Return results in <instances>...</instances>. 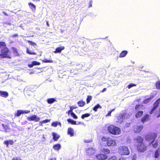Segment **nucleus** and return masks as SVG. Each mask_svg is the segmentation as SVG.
Returning <instances> with one entry per match:
<instances>
[{
	"label": "nucleus",
	"mask_w": 160,
	"mask_h": 160,
	"mask_svg": "<svg viewBox=\"0 0 160 160\" xmlns=\"http://www.w3.org/2000/svg\"><path fill=\"white\" fill-rule=\"evenodd\" d=\"M158 136V134L155 132H150L145 136V139L148 142L155 141Z\"/></svg>",
	"instance_id": "nucleus-5"
},
{
	"label": "nucleus",
	"mask_w": 160,
	"mask_h": 160,
	"mask_svg": "<svg viewBox=\"0 0 160 160\" xmlns=\"http://www.w3.org/2000/svg\"><path fill=\"white\" fill-rule=\"evenodd\" d=\"M157 88L158 89H160V81L159 80L156 82L155 84Z\"/></svg>",
	"instance_id": "nucleus-35"
},
{
	"label": "nucleus",
	"mask_w": 160,
	"mask_h": 160,
	"mask_svg": "<svg viewBox=\"0 0 160 160\" xmlns=\"http://www.w3.org/2000/svg\"><path fill=\"white\" fill-rule=\"evenodd\" d=\"M126 113H120L119 115L117 117V118L118 121L121 122L123 120L125 119Z\"/></svg>",
	"instance_id": "nucleus-14"
},
{
	"label": "nucleus",
	"mask_w": 160,
	"mask_h": 160,
	"mask_svg": "<svg viewBox=\"0 0 160 160\" xmlns=\"http://www.w3.org/2000/svg\"><path fill=\"white\" fill-rule=\"evenodd\" d=\"M40 64V63L36 61H33L31 64V67H32L34 65H38Z\"/></svg>",
	"instance_id": "nucleus-28"
},
{
	"label": "nucleus",
	"mask_w": 160,
	"mask_h": 160,
	"mask_svg": "<svg viewBox=\"0 0 160 160\" xmlns=\"http://www.w3.org/2000/svg\"><path fill=\"white\" fill-rule=\"evenodd\" d=\"M70 109H72V111L73 109L77 108V107L76 106H70Z\"/></svg>",
	"instance_id": "nucleus-49"
},
{
	"label": "nucleus",
	"mask_w": 160,
	"mask_h": 160,
	"mask_svg": "<svg viewBox=\"0 0 160 160\" xmlns=\"http://www.w3.org/2000/svg\"><path fill=\"white\" fill-rule=\"evenodd\" d=\"M118 153L121 155H128L130 154V151L126 146H120L118 148Z\"/></svg>",
	"instance_id": "nucleus-4"
},
{
	"label": "nucleus",
	"mask_w": 160,
	"mask_h": 160,
	"mask_svg": "<svg viewBox=\"0 0 160 160\" xmlns=\"http://www.w3.org/2000/svg\"><path fill=\"white\" fill-rule=\"evenodd\" d=\"M108 130L110 133L114 135H118L121 133V130L119 128L113 125L109 126Z\"/></svg>",
	"instance_id": "nucleus-3"
},
{
	"label": "nucleus",
	"mask_w": 160,
	"mask_h": 160,
	"mask_svg": "<svg viewBox=\"0 0 160 160\" xmlns=\"http://www.w3.org/2000/svg\"><path fill=\"white\" fill-rule=\"evenodd\" d=\"M136 86V84L132 83H130L127 86V88L128 89H130V88L133 87H134Z\"/></svg>",
	"instance_id": "nucleus-37"
},
{
	"label": "nucleus",
	"mask_w": 160,
	"mask_h": 160,
	"mask_svg": "<svg viewBox=\"0 0 160 160\" xmlns=\"http://www.w3.org/2000/svg\"><path fill=\"white\" fill-rule=\"evenodd\" d=\"M72 112H73V111L72 110V109H70V110H69L68 112V114L69 115V114L70 113L71 114V113Z\"/></svg>",
	"instance_id": "nucleus-52"
},
{
	"label": "nucleus",
	"mask_w": 160,
	"mask_h": 160,
	"mask_svg": "<svg viewBox=\"0 0 160 160\" xmlns=\"http://www.w3.org/2000/svg\"><path fill=\"white\" fill-rule=\"evenodd\" d=\"M142 106V105L137 104L135 107V109L136 111H138L139 110V108Z\"/></svg>",
	"instance_id": "nucleus-39"
},
{
	"label": "nucleus",
	"mask_w": 160,
	"mask_h": 160,
	"mask_svg": "<svg viewBox=\"0 0 160 160\" xmlns=\"http://www.w3.org/2000/svg\"><path fill=\"white\" fill-rule=\"evenodd\" d=\"M52 135L53 137V139L55 141H57L60 138V136L59 135L54 132L52 133Z\"/></svg>",
	"instance_id": "nucleus-15"
},
{
	"label": "nucleus",
	"mask_w": 160,
	"mask_h": 160,
	"mask_svg": "<svg viewBox=\"0 0 160 160\" xmlns=\"http://www.w3.org/2000/svg\"><path fill=\"white\" fill-rule=\"evenodd\" d=\"M49 160H56V159L55 158H50Z\"/></svg>",
	"instance_id": "nucleus-57"
},
{
	"label": "nucleus",
	"mask_w": 160,
	"mask_h": 160,
	"mask_svg": "<svg viewBox=\"0 0 160 160\" xmlns=\"http://www.w3.org/2000/svg\"><path fill=\"white\" fill-rule=\"evenodd\" d=\"M12 50L13 52V54L15 56H18V54L17 52V49L15 48H12Z\"/></svg>",
	"instance_id": "nucleus-36"
},
{
	"label": "nucleus",
	"mask_w": 160,
	"mask_h": 160,
	"mask_svg": "<svg viewBox=\"0 0 160 160\" xmlns=\"http://www.w3.org/2000/svg\"><path fill=\"white\" fill-rule=\"evenodd\" d=\"M92 1L91 0L89 2V4L88 6V7L89 8H90L92 6Z\"/></svg>",
	"instance_id": "nucleus-51"
},
{
	"label": "nucleus",
	"mask_w": 160,
	"mask_h": 160,
	"mask_svg": "<svg viewBox=\"0 0 160 160\" xmlns=\"http://www.w3.org/2000/svg\"><path fill=\"white\" fill-rule=\"evenodd\" d=\"M4 144L6 145L7 147H8V145L9 144L12 145L14 143L13 141L11 140H7L5 141L4 142Z\"/></svg>",
	"instance_id": "nucleus-23"
},
{
	"label": "nucleus",
	"mask_w": 160,
	"mask_h": 160,
	"mask_svg": "<svg viewBox=\"0 0 160 160\" xmlns=\"http://www.w3.org/2000/svg\"><path fill=\"white\" fill-rule=\"evenodd\" d=\"M30 54H36V53H35V52H31V53H30Z\"/></svg>",
	"instance_id": "nucleus-60"
},
{
	"label": "nucleus",
	"mask_w": 160,
	"mask_h": 160,
	"mask_svg": "<svg viewBox=\"0 0 160 160\" xmlns=\"http://www.w3.org/2000/svg\"><path fill=\"white\" fill-rule=\"evenodd\" d=\"M31 6L32 8V9L33 11H35L36 10V6H35L32 3H31Z\"/></svg>",
	"instance_id": "nucleus-42"
},
{
	"label": "nucleus",
	"mask_w": 160,
	"mask_h": 160,
	"mask_svg": "<svg viewBox=\"0 0 160 160\" xmlns=\"http://www.w3.org/2000/svg\"><path fill=\"white\" fill-rule=\"evenodd\" d=\"M109 137L106 138V137H105L104 136L102 137V138L101 140L103 142H107V141L108 140V138Z\"/></svg>",
	"instance_id": "nucleus-38"
},
{
	"label": "nucleus",
	"mask_w": 160,
	"mask_h": 160,
	"mask_svg": "<svg viewBox=\"0 0 160 160\" xmlns=\"http://www.w3.org/2000/svg\"><path fill=\"white\" fill-rule=\"evenodd\" d=\"M2 126H3V127L5 128L6 132H9L8 129H6V127H7L6 126H4V125L3 124H2Z\"/></svg>",
	"instance_id": "nucleus-53"
},
{
	"label": "nucleus",
	"mask_w": 160,
	"mask_h": 160,
	"mask_svg": "<svg viewBox=\"0 0 160 160\" xmlns=\"http://www.w3.org/2000/svg\"><path fill=\"white\" fill-rule=\"evenodd\" d=\"M136 144V149L139 152H143L146 151L148 146H146L144 142L143 138L140 136H138L134 139Z\"/></svg>",
	"instance_id": "nucleus-1"
},
{
	"label": "nucleus",
	"mask_w": 160,
	"mask_h": 160,
	"mask_svg": "<svg viewBox=\"0 0 160 160\" xmlns=\"http://www.w3.org/2000/svg\"><path fill=\"white\" fill-rule=\"evenodd\" d=\"M31 45L32 46H34V47H35V46H37V44L33 42L32 41H31Z\"/></svg>",
	"instance_id": "nucleus-45"
},
{
	"label": "nucleus",
	"mask_w": 160,
	"mask_h": 160,
	"mask_svg": "<svg viewBox=\"0 0 160 160\" xmlns=\"http://www.w3.org/2000/svg\"><path fill=\"white\" fill-rule=\"evenodd\" d=\"M47 102L48 104H51L56 101L54 98H48L47 100Z\"/></svg>",
	"instance_id": "nucleus-21"
},
{
	"label": "nucleus",
	"mask_w": 160,
	"mask_h": 160,
	"mask_svg": "<svg viewBox=\"0 0 160 160\" xmlns=\"http://www.w3.org/2000/svg\"><path fill=\"white\" fill-rule=\"evenodd\" d=\"M65 49L64 46H61L60 47H58L57 48L55 51L53 52L55 53H60L61 51Z\"/></svg>",
	"instance_id": "nucleus-16"
},
{
	"label": "nucleus",
	"mask_w": 160,
	"mask_h": 160,
	"mask_svg": "<svg viewBox=\"0 0 160 160\" xmlns=\"http://www.w3.org/2000/svg\"><path fill=\"white\" fill-rule=\"evenodd\" d=\"M77 104L79 107H82L85 105L86 103L83 100H81L78 101L77 102Z\"/></svg>",
	"instance_id": "nucleus-20"
},
{
	"label": "nucleus",
	"mask_w": 160,
	"mask_h": 160,
	"mask_svg": "<svg viewBox=\"0 0 160 160\" xmlns=\"http://www.w3.org/2000/svg\"><path fill=\"white\" fill-rule=\"evenodd\" d=\"M61 148V146L59 144H56L53 146V149L55 150L58 151Z\"/></svg>",
	"instance_id": "nucleus-22"
},
{
	"label": "nucleus",
	"mask_w": 160,
	"mask_h": 160,
	"mask_svg": "<svg viewBox=\"0 0 160 160\" xmlns=\"http://www.w3.org/2000/svg\"><path fill=\"white\" fill-rule=\"evenodd\" d=\"M68 123H71L72 125H77V123L76 121H74L72 119L69 118L67 120Z\"/></svg>",
	"instance_id": "nucleus-26"
},
{
	"label": "nucleus",
	"mask_w": 160,
	"mask_h": 160,
	"mask_svg": "<svg viewBox=\"0 0 160 160\" xmlns=\"http://www.w3.org/2000/svg\"><path fill=\"white\" fill-rule=\"evenodd\" d=\"M118 160H126V158L124 157H121Z\"/></svg>",
	"instance_id": "nucleus-54"
},
{
	"label": "nucleus",
	"mask_w": 160,
	"mask_h": 160,
	"mask_svg": "<svg viewBox=\"0 0 160 160\" xmlns=\"http://www.w3.org/2000/svg\"><path fill=\"white\" fill-rule=\"evenodd\" d=\"M18 36V35L17 34H14L13 36V37H16Z\"/></svg>",
	"instance_id": "nucleus-58"
},
{
	"label": "nucleus",
	"mask_w": 160,
	"mask_h": 160,
	"mask_svg": "<svg viewBox=\"0 0 160 160\" xmlns=\"http://www.w3.org/2000/svg\"><path fill=\"white\" fill-rule=\"evenodd\" d=\"M0 96L5 98L7 97L8 96V92L2 91H0Z\"/></svg>",
	"instance_id": "nucleus-19"
},
{
	"label": "nucleus",
	"mask_w": 160,
	"mask_h": 160,
	"mask_svg": "<svg viewBox=\"0 0 160 160\" xmlns=\"http://www.w3.org/2000/svg\"><path fill=\"white\" fill-rule=\"evenodd\" d=\"M112 112V111H109L108 113L106 115V117L109 116H111V113Z\"/></svg>",
	"instance_id": "nucleus-46"
},
{
	"label": "nucleus",
	"mask_w": 160,
	"mask_h": 160,
	"mask_svg": "<svg viewBox=\"0 0 160 160\" xmlns=\"http://www.w3.org/2000/svg\"><path fill=\"white\" fill-rule=\"evenodd\" d=\"M102 151L106 153V154H108L110 153V150L108 149V148H102Z\"/></svg>",
	"instance_id": "nucleus-29"
},
{
	"label": "nucleus",
	"mask_w": 160,
	"mask_h": 160,
	"mask_svg": "<svg viewBox=\"0 0 160 160\" xmlns=\"http://www.w3.org/2000/svg\"><path fill=\"white\" fill-rule=\"evenodd\" d=\"M50 121V120L46 119V120H44L42 121V122H41V123H47V122H49Z\"/></svg>",
	"instance_id": "nucleus-44"
},
{
	"label": "nucleus",
	"mask_w": 160,
	"mask_h": 160,
	"mask_svg": "<svg viewBox=\"0 0 160 160\" xmlns=\"http://www.w3.org/2000/svg\"><path fill=\"white\" fill-rule=\"evenodd\" d=\"M67 134L71 137L73 136L74 132L73 129L71 127L69 128L68 129Z\"/></svg>",
	"instance_id": "nucleus-12"
},
{
	"label": "nucleus",
	"mask_w": 160,
	"mask_h": 160,
	"mask_svg": "<svg viewBox=\"0 0 160 160\" xmlns=\"http://www.w3.org/2000/svg\"><path fill=\"white\" fill-rule=\"evenodd\" d=\"M40 118L35 115H33L31 117V120L35 122H38L40 120Z\"/></svg>",
	"instance_id": "nucleus-17"
},
{
	"label": "nucleus",
	"mask_w": 160,
	"mask_h": 160,
	"mask_svg": "<svg viewBox=\"0 0 160 160\" xmlns=\"http://www.w3.org/2000/svg\"><path fill=\"white\" fill-rule=\"evenodd\" d=\"M12 160H22L19 158L14 157L12 158Z\"/></svg>",
	"instance_id": "nucleus-47"
},
{
	"label": "nucleus",
	"mask_w": 160,
	"mask_h": 160,
	"mask_svg": "<svg viewBox=\"0 0 160 160\" xmlns=\"http://www.w3.org/2000/svg\"><path fill=\"white\" fill-rule=\"evenodd\" d=\"M107 90V88H104L103 90L101 91V92H103L105 91H106Z\"/></svg>",
	"instance_id": "nucleus-55"
},
{
	"label": "nucleus",
	"mask_w": 160,
	"mask_h": 160,
	"mask_svg": "<svg viewBox=\"0 0 160 160\" xmlns=\"http://www.w3.org/2000/svg\"><path fill=\"white\" fill-rule=\"evenodd\" d=\"M47 25L48 27H49V25L48 23V21H46Z\"/></svg>",
	"instance_id": "nucleus-56"
},
{
	"label": "nucleus",
	"mask_w": 160,
	"mask_h": 160,
	"mask_svg": "<svg viewBox=\"0 0 160 160\" xmlns=\"http://www.w3.org/2000/svg\"><path fill=\"white\" fill-rule=\"evenodd\" d=\"M143 126L142 125H136L133 126V129L135 133H138L140 132L143 129Z\"/></svg>",
	"instance_id": "nucleus-6"
},
{
	"label": "nucleus",
	"mask_w": 160,
	"mask_h": 160,
	"mask_svg": "<svg viewBox=\"0 0 160 160\" xmlns=\"http://www.w3.org/2000/svg\"><path fill=\"white\" fill-rule=\"evenodd\" d=\"M143 111H139L136 114L135 117L137 118H138L141 117L143 114Z\"/></svg>",
	"instance_id": "nucleus-25"
},
{
	"label": "nucleus",
	"mask_w": 160,
	"mask_h": 160,
	"mask_svg": "<svg viewBox=\"0 0 160 160\" xmlns=\"http://www.w3.org/2000/svg\"><path fill=\"white\" fill-rule=\"evenodd\" d=\"M5 46V42H0V58H10L9 52Z\"/></svg>",
	"instance_id": "nucleus-2"
},
{
	"label": "nucleus",
	"mask_w": 160,
	"mask_h": 160,
	"mask_svg": "<svg viewBox=\"0 0 160 160\" xmlns=\"http://www.w3.org/2000/svg\"><path fill=\"white\" fill-rule=\"evenodd\" d=\"M95 153V151L92 148H89L86 151V154L89 156L93 155Z\"/></svg>",
	"instance_id": "nucleus-13"
},
{
	"label": "nucleus",
	"mask_w": 160,
	"mask_h": 160,
	"mask_svg": "<svg viewBox=\"0 0 160 160\" xmlns=\"http://www.w3.org/2000/svg\"><path fill=\"white\" fill-rule=\"evenodd\" d=\"M149 118V115H148L147 114L145 115L141 118V122L143 123L145 122L148 120Z\"/></svg>",
	"instance_id": "nucleus-18"
},
{
	"label": "nucleus",
	"mask_w": 160,
	"mask_h": 160,
	"mask_svg": "<svg viewBox=\"0 0 160 160\" xmlns=\"http://www.w3.org/2000/svg\"><path fill=\"white\" fill-rule=\"evenodd\" d=\"M96 157L98 160H105L107 158V156L103 154H98Z\"/></svg>",
	"instance_id": "nucleus-9"
},
{
	"label": "nucleus",
	"mask_w": 160,
	"mask_h": 160,
	"mask_svg": "<svg viewBox=\"0 0 160 160\" xmlns=\"http://www.w3.org/2000/svg\"><path fill=\"white\" fill-rule=\"evenodd\" d=\"M114 110V109H112V110H111V111H112V112Z\"/></svg>",
	"instance_id": "nucleus-64"
},
{
	"label": "nucleus",
	"mask_w": 160,
	"mask_h": 160,
	"mask_svg": "<svg viewBox=\"0 0 160 160\" xmlns=\"http://www.w3.org/2000/svg\"><path fill=\"white\" fill-rule=\"evenodd\" d=\"M128 53V52L126 50H124L119 55V57L123 58Z\"/></svg>",
	"instance_id": "nucleus-24"
},
{
	"label": "nucleus",
	"mask_w": 160,
	"mask_h": 160,
	"mask_svg": "<svg viewBox=\"0 0 160 160\" xmlns=\"http://www.w3.org/2000/svg\"><path fill=\"white\" fill-rule=\"evenodd\" d=\"M3 13H4V14L5 15H6V16L8 15L6 13H5V12H3Z\"/></svg>",
	"instance_id": "nucleus-62"
},
{
	"label": "nucleus",
	"mask_w": 160,
	"mask_h": 160,
	"mask_svg": "<svg viewBox=\"0 0 160 160\" xmlns=\"http://www.w3.org/2000/svg\"><path fill=\"white\" fill-rule=\"evenodd\" d=\"M27 52L28 53L30 54V52H29V51L28 49H27Z\"/></svg>",
	"instance_id": "nucleus-59"
},
{
	"label": "nucleus",
	"mask_w": 160,
	"mask_h": 160,
	"mask_svg": "<svg viewBox=\"0 0 160 160\" xmlns=\"http://www.w3.org/2000/svg\"><path fill=\"white\" fill-rule=\"evenodd\" d=\"M108 146L113 147L117 145V143L114 140L110 138H108V140L106 142Z\"/></svg>",
	"instance_id": "nucleus-8"
},
{
	"label": "nucleus",
	"mask_w": 160,
	"mask_h": 160,
	"mask_svg": "<svg viewBox=\"0 0 160 160\" xmlns=\"http://www.w3.org/2000/svg\"><path fill=\"white\" fill-rule=\"evenodd\" d=\"M151 145L153 148H157L158 146V140H157L155 141H152L150 142V143H149V145L150 146Z\"/></svg>",
	"instance_id": "nucleus-10"
},
{
	"label": "nucleus",
	"mask_w": 160,
	"mask_h": 160,
	"mask_svg": "<svg viewBox=\"0 0 160 160\" xmlns=\"http://www.w3.org/2000/svg\"><path fill=\"white\" fill-rule=\"evenodd\" d=\"M71 115L74 119H76L78 118L77 116L73 112L71 113Z\"/></svg>",
	"instance_id": "nucleus-41"
},
{
	"label": "nucleus",
	"mask_w": 160,
	"mask_h": 160,
	"mask_svg": "<svg viewBox=\"0 0 160 160\" xmlns=\"http://www.w3.org/2000/svg\"><path fill=\"white\" fill-rule=\"evenodd\" d=\"M92 97L90 95H88L86 99V102L87 104L90 102L91 100L92 99Z\"/></svg>",
	"instance_id": "nucleus-33"
},
{
	"label": "nucleus",
	"mask_w": 160,
	"mask_h": 160,
	"mask_svg": "<svg viewBox=\"0 0 160 160\" xmlns=\"http://www.w3.org/2000/svg\"><path fill=\"white\" fill-rule=\"evenodd\" d=\"M101 108L102 107L99 104H98L93 107V110L95 112H97L98 108Z\"/></svg>",
	"instance_id": "nucleus-27"
},
{
	"label": "nucleus",
	"mask_w": 160,
	"mask_h": 160,
	"mask_svg": "<svg viewBox=\"0 0 160 160\" xmlns=\"http://www.w3.org/2000/svg\"><path fill=\"white\" fill-rule=\"evenodd\" d=\"M154 97L153 95L151 96L149 98L145 99L144 101V103H147L149 102L151 99H152Z\"/></svg>",
	"instance_id": "nucleus-31"
},
{
	"label": "nucleus",
	"mask_w": 160,
	"mask_h": 160,
	"mask_svg": "<svg viewBox=\"0 0 160 160\" xmlns=\"http://www.w3.org/2000/svg\"><path fill=\"white\" fill-rule=\"evenodd\" d=\"M160 103V98L157 100L153 103V108H152L150 113L152 114L154 110L156 109L159 105Z\"/></svg>",
	"instance_id": "nucleus-7"
},
{
	"label": "nucleus",
	"mask_w": 160,
	"mask_h": 160,
	"mask_svg": "<svg viewBox=\"0 0 160 160\" xmlns=\"http://www.w3.org/2000/svg\"><path fill=\"white\" fill-rule=\"evenodd\" d=\"M137 158V157L136 155L135 154L133 155L132 157V160H136Z\"/></svg>",
	"instance_id": "nucleus-50"
},
{
	"label": "nucleus",
	"mask_w": 160,
	"mask_h": 160,
	"mask_svg": "<svg viewBox=\"0 0 160 160\" xmlns=\"http://www.w3.org/2000/svg\"><path fill=\"white\" fill-rule=\"evenodd\" d=\"M28 66L29 67H30V64H29L28 65Z\"/></svg>",
	"instance_id": "nucleus-63"
},
{
	"label": "nucleus",
	"mask_w": 160,
	"mask_h": 160,
	"mask_svg": "<svg viewBox=\"0 0 160 160\" xmlns=\"http://www.w3.org/2000/svg\"><path fill=\"white\" fill-rule=\"evenodd\" d=\"M30 112L29 111L26 110L24 111L22 110H18L17 111V113L15 114V116L17 117L20 116L21 114L24 113H27Z\"/></svg>",
	"instance_id": "nucleus-11"
},
{
	"label": "nucleus",
	"mask_w": 160,
	"mask_h": 160,
	"mask_svg": "<svg viewBox=\"0 0 160 160\" xmlns=\"http://www.w3.org/2000/svg\"><path fill=\"white\" fill-rule=\"evenodd\" d=\"M90 114L89 113H86L84 114H83L82 115L81 118L82 119H84L85 118H88L89 117Z\"/></svg>",
	"instance_id": "nucleus-32"
},
{
	"label": "nucleus",
	"mask_w": 160,
	"mask_h": 160,
	"mask_svg": "<svg viewBox=\"0 0 160 160\" xmlns=\"http://www.w3.org/2000/svg\"><path fill=\"white\" fill-rule=\"evenodd\" d=\"M58 125V122H54L52 123V125L54 127H56Z\"/></svg>",
	"instance_id": "nucleus-43"
},
{
	"label": "nucleus",
	"mask_w": 160,
	"mask_h": 160,
	"mask_svg": "<svg viewBox=\"0 0 160 160\" xmlns=\"http://www.w3.org/2000/svg\"><path fill=\"white\" fill-rule=\"evenodd\" d=\"M159 148H158V149L155 150L154 153V158H158L159 156Z\"/></svg>",
	"instance_id": "nucleus-30"
},
{
	"label": "nucleus",
	"mask_w": 160,
	"mask_h": 160,
	"mask_svg": "<svg viewBox=\"0 0 160 160\" xmlns=\"http://www.w3.org/2000/svg\"><path fill=\"white\" fill-rule=\"evenodd\" d=\"M3 26L4 27H6L7 25H11V23H6V22H4L3 23Z\"/></svg>",
	"instance_id": "nucleus-48"
},
{
	"label": "nucleus",
	"mask_w": 160,
	"mask_h": 160,
	"mask_svg": "<svg viewBox=\"0 0 160 160\" xmlns=\"http://www.w3.org/2000/svg\"><path fill=\"white\" fill-rule=\"evenodd\" d=\"M82 123L81 122H78V123L77 124H81Z\"/></svg>",
	"instance_id": "nucleus-61"
},
{
	"label": "nucleus",
	"mask_w": 160,
	"mask_h": 160,
	"mask_svg": "<svg viewBox=\"0 0 160 160\" xmlns=\"http://www.w3.org/2000/svg\"><path fill=\"white\" fill-rule=\"evenodd\" d=\"M42 61L45 63H52L53 61L52 60H48L46 59H44L42 60Z\"/></svg>",
	"instance_id": "nucleus-34"
},
{
	"label": "nucleus",
	"mask_w": 160,
	"mask_h": 160,
	"mask_svg": "<svg viewBox=\"0 0 160 160\" xmlns=\"http://www.w3.org/2000/svg\"><path fill=\"white\" fill-rule=\"evenodd\" d=\"M108 160H117V158L115 156H112L108 158Z\"/></svg>",
	"instance_id": "nucleus-40"
}]
</instances>
